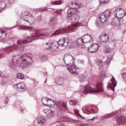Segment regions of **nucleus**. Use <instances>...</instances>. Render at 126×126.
I'll use <instances>...</instances> for the list:
<instances>
[{
    "mask_svg": "<svg viewBox=\"0 0 126 126\" xmlns=\"http://www.w3.org/2000/svg\"><path fill=\"white\" fill-rule=\"evenodd\" d=\"M32 62V59L25 54L22 56L17 55L14 56L13 60L14 64L17 67H26L30 66Z\"/></svg>",
    "mask_w": 126,
    "mask_h": 126,
    "instance_id": "obj_1",
    "label": "nucleus"
},
{
    "mask_svg": "<svg viewBox=\"0 0 126 126\" xmlns=\"http://www.w3.org/2000/svg\"><path fill=\"white\" fill-rule=\"evenodd\" d=\"M32 42L31 40L29 42L26 40L20 39L18 40L16 43V45H14L10 47H7L4 48L6 52L8 54L14 48L16 51L18 52L23 51L24 49V46H22L23 44H26Z\"/></svg>",
    "mask_w": 126,
    "mask_h": 126,
    "instance_id": "obj_2",
    "label": "nucleus"
},
{
    "mask_svg": "<svg viewBox=\"0 0 126 126\" xmlns=\"http://www.w3.org/2000/svg\"><path fill=\"white\" fill-rule=\"evenodd\" d=\"M102 85L101 83H98L96 86L95 89L92 88L89 86H86L83 91V93L85 94H87L91 93H99L102 91Z\"/></svg>",
    "mask_w": 126,
    "mask_h": 126,
    "instance_id": "obj_3",
    "label": "nucleus"
},
{
    "mask_svg": "<svg viewBox=\"0 0 126 126\" xmlns=\"http://www.w3.org/2000/svg\"><path fill=\"white\" fill-rule=\"evenodd\" d=\"M75 28H76V27L72 25L65 29H59L56 31L54 33L52 34L51 35L52 36H54L57 34L69 33L70 31L74 32L75 31Z\"/></svg>",
    "mask_w": 126,
    "mask_h": 126,
    "instance_id": "obj_4",
    "label": "nucleus"
},
{
    "mask_svg": "<svg viewBox=\"0 0 126 126\" xmlns=\"http://www.w3.org/2000/svg\"><path fill=\"white\" fill-rule=\"evenodd\" d=\"M72 11L71 9H68L67 10V13L69 15V19L72 22H77L79 19V17L77 14Z\"/></svg>",
    "mask_w": 126,
    "mask_h": 126,
    "instance_id": "obj_5",
    "label": "nucleus"
},
{
    "mask_svg": "<svg viewBox=\"0 0 126 126\" xmlns=\"http://www.w3.org/2000/svg\"><path fill=\"white\" fill-rule=\"evenodd\" d=\"M111 13L110 11L106 10L100 15L99 18L102 22L105 23L106 21L108 18L111 16Z\"/></svg>",
    "mask_w": 126,
    "mask_h": 126,
    "instance_id": "obj_6",
    "label": "nucleus"
},
{
    "mask_svg": "<svg viewBox=\"0 0 126 126\" xmlns=\"http://www.w3.org/2000/svg\"><path fill=\"white\" fill-rule=\"evenodd\" d=\"M91 36L89 34H85L82 37V38H78V41L81 43L82 44L93 42Z\"/></svg>",
    "mask_w": 126,
    "mask_h": 126,
    "instance_id": "obj_7",
    "label": "nucleus"
},
{
    "mask_svg": "<svg viewBox=\"0 0 126 126\" xmlns=\"http://www.w3.org/2000/svg\"><path fill=\"white\" fill-rule=\"evenodd\" d=\"M63 60L65 64L67 65L70 66L74 63L75 58L70 54H65Z\"/></svg>",
    "mask_w": 126,
    "mask_h": 126,
    "instance_id": "obj_8",
    "label": "nucleus"
},
{
    "mask_svg": "<svg viewBox=\"0 0 126 126\" xmlns=\"http://www.w3.org/2000/svg\"><path fill=\"white\" fill-rule=\"evenodd\" d=\"M51 28H48L44 30H46V32H48V33L47 34L42 33L40 30H35V33L32 34V35L31 36V37H33L36 36L39 37L41 36H46L49 34L51 32Z\"/></svg>",
    "mask_w": 126,
    "mask_h": 126,
    "instance_id": "obj_9",
    "label": "nucleus"
},
{
    "mask_svg": "<svg viewBox=\"0 0 126 126\" xmlns=\"http://www.w3.org/2000/svg\"><path fill=\"white\" fill-rule=\"evenodd\" d=\"M100 38L101 39L100 43L102 44H105L109 41V37L108 35L106 34L105 32H103L100 35Z\"/></svg>",
    "mask_w": 126,
    "mask_h": 126,
    "instance_id": "obj_10",
    "label": "nucleus"
},
{
    "mask_svg": "<svg viewBox=\"0 0 126 126\" xmlns=\"http://www.w3.org/2000/svg\"><path fill=\"white\" fill-rule=\"evenodd\" d=\"M98 48V44L96 43H94L90 46L88 48L89 51L93 53L95 52Z\"/></svg>",
    "mask_w": 126,
    "mask_h": 126,
    "instance_id": "obj_11",
    "label": "nucleus"
},
{
    "mask_svg": "<svg viewBox=\"0 0 126 126\" xmlns=\"http://www.w3.org/2000/svg\"><path fill=\"white\" fill-rule=\"evenodd\" d=\"M68 68L69 71L72 74H78L79 73V72L77 71L76 66L74 63L70 66Z\"/></svg>",
    "mask_w": 126,
    "mask_h": 126,
    "instance_id": "obj_12",
    "label": "nucleus"
},
{
    "mask_svg": "<svg viewBox=\"0 0 126 126\" xmlns=\"http://www.w3.org/2000/svg\"><path fill=\"white\" fill-rule=\"evenodd\" d=\"M58 106L59 109L60 110H66L67 107L65 103L63 101L59 102L58 103Z\"/></svg>",
    "mask_w": 126,
    "mask_h": 126,
    "instance_id": "obj_13",
    "label": "nucleus"
},
{
    "mask_svg": "<svg viewBox=\"0 0 126 126\" xmlns=\"http://www.w3.org/2000/svg\"><path fill=\"white\" fill-rule=\"evenodd\" d=\"M117 83L115 79L112 76L111 79L108 83V85L110 88L115 87Z\"/></svg>",
    "mask_w": 126,
    "mask_h": 126,
    "instance_id": "obj_14",
    "label": "nucleus"
},
{
    "mask_svg": "<svg viewBox=\"0 0 126 126\" xmlns=\"http://www.w3.org/2000/svg\"><path fill=\"white\" fill-rule=\"evenodd\" d=\"M58 42L54 41L53 42L51 43V45L50 46H49L50 50L52 51H55L56 49L58 47Z\"/></svg>",
    "mask_w": 126,
    "mask_h": 126,
    "instance_id": "obj_15",
    "label": "nucleus"
},
{
    "mask_svg": "<svg viewBox=\"0 0 126 126\" xmlns=\"http://www.w3.org/2000/svg\"><path fill=\"white\" fill-rule=\"evenodd\" d=\"M31 14L30 13L26 11L24 12L21 13L20 17L21 18L26 21L27 20V18L29 17V16Z\"/></svg>",
    "mask_w": 126,
    "mask_h": 126,
    "instance_id": "obj_16",
    "label": "nucleus"
},
{
    "mask_svg": "<svg viewBox=\"0 0 126 126\" xmlns=\"http://www.w3.org/2000/svg\"><path fill=\"white\" fill-rule=\"evenodd\" d=\"M126 122V119L125 117H121L118 119L117 121V123L119 125L125 124Z\"/></svg>",
    "mask_w": 126,
    "mask_h": 126,
    "instance_id": "obj_17",
    "label": "nucleus"
},
{
    "mask_svg": "<svg viewBox=\"0 0 126 126\" xmlns=\"http://www.w3.org/2000/svg\"><path fill=\"white\" fill-rule=\"evenodd\" d=\"M55 83L60 85H63L64 84V80L60 77H57L55 80Z\"/></svg>",
    "mask_w": 126,
    "mask_h": 126,
    "instance_id": "obj_18",
    "label": "nucleus"
},
{
    "mask_svg": "<svg viewBox=\"0 0 126 126\" xmlns=\"http://www.w3.org/2000/svg\"><path fill=\"white\" fill-rule=\"evenodd\" d=\"M81 45V43L78 41V38L76 42H74L72 43L71 46L73 48H77Z\"/></svg>",
    "mask_w": 126,
    "mask_h": 126,
    "instance_id": "obj_19",
    "label": "nucleus"
},
{
    "mask_svg": "<svg viewBox=\"0 0 126 126\" xmlns=\"http://www.w3.org/2000/svg\"><path fill=\"white\" fill-rule=\"evenodd\" d=\"M121 9H118L117 10L115 11L114 13V15H115V16L119 18H121L122 17V15L121 14Z\"/></svg>",
    "mask_w": 126,
    "mask_h": 126,
    "instance_id": "obj_20",
    "label": "nucleus"
},
{
    "mask_svg": "<svg viewBox=\"0 0 126 126\" xmlns=\"http://www.w3.org/2000/svg\"><path fill=\"white\" fill-rule=\"evenodd\" d=\"M37 120L38 123L41 125H43L45 123V119L43 117H38Z\"/></svg>",
    "mask_w": 126,
    "mask_h": 126,
    "instance_id": "obj_21",
    "label": "nucleus"
},
{
    "mask_svg": "<svg viewBox=\"0 0 126 126\" xmlns=\"http://www.w3.org/2000/svg\"><path fill=\"white\" fill-rule=\"evenodd\" d=\"M105 52L107 53H110L112 51L111 48L109 46L107 45H105L104 47Z\"/></svg>",
    "mask_w": 126,
    "mask_h": 126,
    "instance_id": "obj_22",
    "label": "nucleus"
},
{
    "mask_svg": "<svg viewBox=\"0 0 126 126\" xmlns=\"http://www.w3.org/2000/svg\"><path fill=\"white\" fill-rule=\"evenodd\" d=\"M16 87L18 88H21L22 89H25V85L24 83H19L16 84Z\"/></svg>",
    "mask_w": 126,
    "mask_h": 126,
    "instance_id": "obj_23",
    "label": "nucleus"
},
{
    "mask_svg": "<svg viewBox=\"0 0 126 126\" xmlns=\"http://www.w3.org/2000/svg\"><path fill=\"white\" fill-rule=\"evenodd\" d=\"M120 24V21L118 20H116V19H113L112 20L111 22V25L114 26H118V24Z\"/></svg>",
    "mask_w": 126,
    "mask_h": 126,
    "instance_id": "obj_24",
    "label": "nucleus"
},
{
    "mask_svg": "<svg viewBox=\"0 0 126 126\" xmlns=\"http://www.w3.org/2000/svg\"><path fill=\"white\" fill-rule=\"evenodd\" d=\"M63 3V0H56L54 1L51 2V4L52 5H60Z\"/></svg>",
    "mask_w": 126,
    "mask_h": 126,
    "instance_id": "obj_25",
    "label": "nucleus"
},
{
    "mask_svg": "<svg viewBox=\"0 0 126 126\" xmlns=\"http://www.w3.org/2000/svg\"><path fill=\"white\" fill-rule=\"evenodd\" d=\"M69 43V41L67 38H64V43L63 46H65L66 47L67 46Z\"/></svg>",
    "mask_w": 126,
    "mask_h": 126,
    "instance_id": "obj_26",
    "label": "nucleus"
},
{
    "mask_svg": "<svg viewBox=\"0 0 126 126\" xmlns=\"http://www.w3.org/2000/svg\"><path fill=\"white\" fill-rule=\"evenodd\" d=\"M49 99L46 97H43L42 98V102L44 105H47V102L49 101Z\"/></svg>",
    "mask_w": 126,
    "mask_h": 126,
    "instance_id": "obj_27",
    "label": "nucleus"
},
{
    "mask_svg": "<svg viewBox=\"0 0 126 126\" xmlns=\"http://www.w3.org/2000/svg\"><path fill=\"white\" fill-rule=\"evenodd\" d=\"M27 19H28L27 21H26L28 22V21H31L33 22L34 20V17L31 14V15L29 16Z\"/></svg>",
    "mask_w": 126,
    "mask_h": 126,
    "instance_id": "obj_28",
    "label": "nucleus"
},
{
    "mask_svg": "<svg viewBox=\"0 0 126 126\" xmlns=\"http://www.w3.org/2000/svg\"><path fill=\"white\" fill-rule=\"evenodd\" d=\"M64 38H61L59 40V41L58 42V45H61L63 46V43H64Z\"/></svg>",
    "mask_w": 126,
    "mask_h": 126,
    "instance_id": "obj_29",
    "label": "nucleus"
},
{
    "mask_svg": "<svg viewBox=\"0 0 126 126\" xmlns=\"http://www.w3.org/2000/svg\"><path fill=\"white\" fill-rule=\"evenodd\" d=\"M17 77L18 78L23 79L24 78V74L20 73H18L17 75Z\"/></svg>",
    "mask_w": 126,
    "mask_h": 126,
    "instance_id": "obj_30",
    "label": "nucleus"
},
{
    "mask_svg": "<svg viewBox=\"0 0 126 126\" xmlns=\"http://www.w3.org/2000/svg\"><path fill=\"white\" fill-rule=\"evenodd\" d=\"M6 32L5 31H2V33L1 38H0V39L1 40L4 39L6 37Z\"/></svg>",
    "mask_w": 126,
    "mask_h": 126,
    "instance_id": "obj_31",
    "label": "nucleus"
},
{
    "mask_svg": "<svg viewBox=\"0 0 126 126\" xmlns=\"http://www.w3.org/2000/svg\"><path fill=\"white\" fill-rule=\"evenodd\" d=\"M18 29L20 30H26L28 28L27 26L24 25H19L18 26Z\"/></svg>",
    "mask_w": 126,
    "mask_h": 126,
    "instance_id": "obj_32",
    "label": "nucleus"
},
{
    "mask_svg": "<svg viewBox=\"0 0 126 126\" xmlns=\"http://www.w3.org/2000/svg\"><path fill=\"white\" fill-rule=\"evenodd\" d=\"M69 103L70 105H74L77 104L78 102L77 101L75 100H71L69 101Z\"/></svg>",
    "mask_w": 126,
    "mask_h": 126,
    "instance_id": "obj_33",
    "label": "nucleus"
},
{
    "mask_svg": "<svg viewBox=\"0 0 126 126\" xmlns=\"http://www.w3.org/2000/svg\"><path fill=\"white\" fill-rule=\"evenodd\" d=\"M56 19L54 18L50 19L49 21V24L51 25L55 23L56 21Z\"/></svg>",
    "mask_w": 126,
    "mask_h": 126,
    "instance_id": "obj_34",
    "label": "nucleus"
},
{
    "mask_svg": "<svg viewBox=\"0 0 126 126\" xmlns=\"http://www.w3.org/2000/svg\"><path fill=\"white\" fill-rule=\"evenodd\" d=\"M79 78L81 81H84L85 80V77L84 75H81L79 76Z\"/></svg>",
    "mask_w": 126,
    "mask_h": 126,
    "instance_id": "obj_35",
    "label": "nucleus"
},
{
    "mask_svg": "<svg viewBox=\"0 0 126 126\" xmlns=\"http://www.w3.org/2000/svg\"><path fill=\"white\" fill-rule=\"evenodd\" d=\"M107 76L105 74H103L100 76L99 77H98V79H100V80H102L104 78L107 77Z\"/></svg>",
    "mask_w": 126,
    "mask_h": 126,
    "instance_id": "obj_36",
    "label": "nucleus"
},
{
    "mask_svg": "<svg viewBox=\"0 0 126 126\" xmlns=\"http://www.w3.org/2000/svg\"><path fill=\"white\" fill-rule=\"evenodd\" d=\"M75 5V4L74 3H72L71 5H69L70 8L69 9H71L72 10V12H73V9H74L75 8V6H74Z\"/></svg>",
    "mask_w": 126,
    "mask_h": 126,
    "instance_id": "obj_37",
    "label": "nucleus"
},
{
    "mask_svg": "<svg viewBox=\"0 0 126 126\" xmlns=\"http://www.w3.org/2000/svg\"><path fill=\"white\" fill-rule=\"evenodd\" d=\"M121 14H122V17H124L126 15V12L125 10L122 9H121Z\"/></svg>",
    "mask_w": 126,
    "mask_h": 126,
    "instance_id": "obj_38",
    "label": "nucleus"
},
{
    "mask_svg": "<svg viewBox=\"0 0 126 126\" xmlns=\"http://www.w3.org/2000/svg\"><path fill=\"white\" fill-rule=\"evenodd\" d=\"M47 57L46 55H44L41 59V60L42 62L45 61L47 60Z\"/></svg>",
    "mask_w": 126,
    "mask_h": 126,
    "instance_id": "obj_39",
    "label": "nucleus"
},
{
    "mask_svg": "<svg viewBox=\"0 0 126 126\" xmlns=\"http://www.w3.org/2000/svg\"><path fill=\"white\" fill-rule=\"evenodd\" d=\"M122 76L126 82V73H123L122 74Z\"/></svg>",
    "mask_w": 126,
    "mask_h": 126,
    "instance_id": "obj_40",
    "label": "nucleus"
},
{
    "mask_svg": "<svg viewBox=\"0 0 126 126\" xmlns=\"http://www.w3.org/2000/svg\"><path fill=\"white\" fill-rule=\"evenodd\" d=\"M0 83L2 85L4 86L6 84L7 82L6 81L2 80L1 81Z\"/></svg>",
    "mask_w": 126,
    "mask_h": 126,
    "instance_id": "obj_41",
    "label": "nucleus"
},
{
    "mask_svg": "<svg viewBox=\"0 0 126 126\" xmlns=\"http://www.w3.org/2000/svg\"><path fill=\"white\" fill-rule=\"evenodd\" d=\"M117 112V111L114 112H112L111 113L109 114H107L108 115V117H110L111 116H112V115H114L115 114H116Z\"/></svg>",
    "mask_w": 126,
    "mask_h": 126,
    "instance_id": "obj_42",
    "label": "nucleus"
},
{
    "mask_svg": "<svg viewBox=\"0 0 126 126\" xmlns=\"http://www.w3.org/2000/svg\"><path fill=\"white\" fill-rule=\"evenodd\" d=\"M96 25L98 28H100L101 27V26L100 24L98 22H96Z\"/></svg>",
    "mask_w": 126,
    "mask_h": 126,
    "instance_id": "obj_43",
    "label": "nucleus"
},
{
    "mask_svg": "<svg viewBox=\"0 0 126 126\" xmlns=\"http://www.w3.org/2000/svg\"><path fill=\"white\" fill-rule=\"evenodd\" d=\"M111 61V59H107V61H106L105 62V63L107 64H109Z\"/></svg>",
    "mask_w": 126,
    "mask_h": 126,
    "instance_id": "obj_44",
    "label": "nucleus"
},
{
    "mask_svg": "<svg viewBox=\"0 0 126 126\" xmlns=\"http://www.w3.org/2000/svg\"><path fill=\"white\" fill-rule=\"evenodd\" d=\"M108 0H100V1L101 3H108Z\"/></svg>",
    "mask_w": 126,
    "mask_h": 126,
    "instance_id": "obj_45",
    "label": "nucleus"
},
{
    "mask_svg": "<svg viewBox=\"0 0 126 126\" xmlns=\"http://www.w3.org/2000/svg\"><path fill=\"white\" fill-rule=\"evenodd\" d=\"M97 116L94 117L91 120H87V121L88 122H90V121H92L94 120L95 119L97 118Z\"/></svg>",
    "mask_w": 126,
    "mask_h": 126,
    "instance_id": "obj_46",
    "label": "nucleus"
},
{
    "mask_svg": "<svg viewBox=\"0 0 126 126\" xmlns=\"http://www.w3.org/2000/svg\"><path fill=\"white\" fill-rule=\"evenodd\" d=\"M84 61L83 60H78L79 63L81 64H83L84 63Z\"/></svg>",
    "mask_w": 126,
    "mask_h": 126,
    "instance_id": "obj_47",
    "label": "nucleus"
},
{
    "mask_svg": "<svg viewBox=\"0 0 126 126\" xmlns=\"http://www.w3.org/2000/svg\"><path fill=\"white\" fill-rule=\"evenodd\" d=\"M6 56V55H5V54H3L1 53H0V58H1L2 57H5V56Z\"/></svg>",
    "mask_w": 126,
    "mask_h": 126,
    "instance_id": "obj_48",
    "label": "nucleus"
},
{
    "mask_svg": "<svg viewBox=\"0 0 126 126\" xmlns=\"http://www.w3.org/2000/svg\"><path fill=\"white\" fill-rule=\"evenodd\" d=\"M100 62V63H98L97 64L99 65V66H102V61L101 60H100L99 61Z\"/></svg>",
    "mask_w": 126,
    "mask_h": 126,
    "instance_id": "obj_49",
    "label": "nucleus"
},
{
    "mask_svg": "<svg viewBox=\"0 0 126 126\" xmlns=\"http://www.w3.org/2000/svg\"><path fill=\"white\" fill-rule=\"evenodd\" d=\"M8 99L7 97H6L5 98L4 101V103H7L8 102Z\"/></svg>",
    "mask_w": 126,
    "mask_h": 126,
    "instance_id": "obj_50",
    "label": "nucleus"
},
{
    "mask_svg": "<svg viewBox=\"0 0 126 126\" xmlns=\"http://www.w3.org/2000/svg\"><path fill=\"white\" fill-rule=\"evenodd\" d=\"M50 11L49 10H48L47 9V8H44L43 9H42V11L43 12L44 11Z\"/></svg>",
    "mask_w": 126,
    "mask_h": 126,
    "instance_id": "obj_51",
    "label": "nucleus"
},
{
    "mask_svg": "<svg viewBox=\"0 0 126 126\" xmlns=\"http://www.w3.org/2000/svg\"><path fill=\"white\" fill-rule=\"evenodd\" d=\"M47 9L48 10H49L50 11H51V10H55V9L54 8H47Z\"/></svg>",
    "mask_w": 126,
    "mask_h": 126,
    "instance_id": "obj_52",
    "label": "nucleus"
},
{
    "mask_svg": "<svg viewBox=\"0 0 126 126\" xmlns=\"http://www.w3.org/2000/svg\"><path fill=\"white\" fill-rule=\"evenodd\" d=\"M56 126H65L63 124L61 123L57 125Z\"/></svg>",
    "mask_w": 126,
    "mask_h": 126,
    "instance_id": "obj_53",
    "label": "nucleus"
},
{
    "mask_svg": "<svg viewBox=\"0 0 126 126\" xmlns=\"http://www.w3.org/2000/svg\"><path fill=\"white\" fill-rule=\"evenodd\" d=\"M30 31H34V29L32 27H30L29 29Z\"/></svg>",
    "mask_w": 126,
    "mask_h": 126,
    "instance_id": "obj_54",
    "label": "nucleus"
},
{
    "mask_svg": "<svg viewBox=\"0 0 126 126\" xmlns=\"http://www.w3.org/2000/svg\"><path fill=\"white\" fill-rule=\"evenodd\" d=\"M27 35L26 34H25L24 35V37L25 38H26V37L28 39H29V38H30V37L29 36H26Z\"/></svg>",
    "mask_w": 126,
    "mask_h": 126,
    "instance_id": "obj_55",
    "label": "nucleus"
},
{
    "mask_svg": "<svg viewBox=\"0 0 126 126\" xmlns=\"http://www.w3.org/2000/svg\"><path fill=\"white\" fill-rule=\"evenodd\" d=\"M50 42H47L45 44V45L47 46H49V44H50Z\"/></svg>",
    "mask_w": 126,
    "mask_h": 126,
    "instance_id": "obj_56",
    "label": "nucleus"
},
{
    "mask_svg": "<svg viewBox=\"0 0 126 126\" xmlns=\"http://www.w3.org/2000/svg\"><path fill=\"white\" fill-rule=\"evenodd\" d=\"M103 118H104V119L107 118V117H108L107 115H105L103 116Z\"/></svg>",
    "mask_w": 126,
    "mask_h": 126,
    "instance_id": "obj_57",
    "label": "nucleus"
},
{
    "mask_svg": "<svg viewBox=\"0 0 126 126\" xmlns=\"http://www.w3.org/2000/svg\"><path fill=\"white\" fill-rule=\"evenodd\" d=\"M2 31H0V38H1V34H2Z\"/></svg>",
    "mask_w": 126,
    "mask_h": 126,
    "instance_id": "obj_58",
    "label": "nucleus"
},
{
    "mask_svg": "<svg viewBox=\"0 0 126 126\" xmlns=\"http://www.w3.org/2000/svg\"><path fill=\"white\" fill-rule=\"evenodd\" d=\"M48 99H49V101H52L53 102H54V101L52 100H51V99H49V98H48Z\"/></svg>",
    "mask_w": 126,
    "mask_h": 126,
    "instance_id": "obj_59",
    "label": "nucleus"
},
{
    "mask_svg": "<svg viewBox=\"0 0 126 126\" xmlns=\"http://www.w3.org/2000/svg\"><path fill=\"white\" fill-rule=\"evenodd\" d=\"M78 116L79 117H81V118H83V117H82L81 115H80L79 114V115H78Z\"/></svg>",
    "mask_w": 126,
    "mask_h": 126,
    "instance_id": "obj_60",
    "label": "nucleus"
},
{
    "mask_svg": "<svg viewBox=\"0 0 126 126\" xmlns=\"http://www.w3.org/2000/svg\"><path fill=\"white\" fill-rule=\"evenodd\" d=\"M114 87L110 88H112V90L113 91H114Z\"/></svg>",
    "mask_w": 126,
    "mask_h": 126,
    "instance_id": "obj_61",
    "label": "nucleus"
},
{
    "mask_svg": "<svg viewBox=\"0 0 126 126\" xmlns=\"http://www.w3.org/2000/svg\"><path fill=\"white\" fill-rule=\"evenodd\" d=\"M74 110L75 111L78 112V111L77 110V109H75Z\"/></svg>",
    "mask_w": 126,
    "mask_h": 126,
    "instance_id": "obj_62",
    "label": "nucleus"
},
{
    "mask_svg": "<svg viewBox=\"0 0 126 126\" xmlns=\"http://www.w3.org/2000/svg\"><path fill=\"white\" fill-rule=\"evenodd\" d=\"M76 121V120H73V121L74 122H75V121Z\"/></svg>",
    "mask_w": 126,
    "mask_h": 126,
    "instance_id": "obj_63",
    "label": "nucleus"
},
{
    "mask_svg": "<svg viewBox=\"0 0 126 126\" xmlns=\"http://www.w3.org/2000/svg\"><path fill=\"white\" fill-rule=\"evenodd\" d=\"M46 80H47V79H46V80L45 81V82H44V83H46Z\"/></svg>",
    "mask_w": 126,
    "mask_h": 126,
    "instance_id": "obj_64",
    "label": "nucleus"
}]
</instances>
